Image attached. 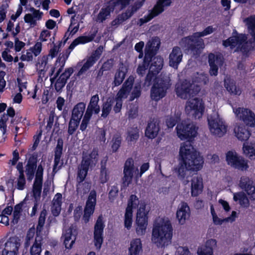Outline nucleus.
I'll use <instances>...</instances> for the list:
<instances>
[{"mask_svg":"<svg viewBox=\"0 0 255 255\" xmlns=\"http://www.w3.org/2000/svg\"><path fill=\"white\" fill-rule=\"evenodd\" d=\"M31 13L26 14L24 16V20L28 23L30 27H34L37 24V21L40 20L43 14L39 10L36 9L34 7L29 9Z\"/></svg>","mask_w":255,"mask_h":255,"instance_id":"a211bd4d","label":"nucleus"},{"mask_svg":"<svg viewBox=\"0 0 255 255\" xmlns=\"http://www.w3.org/2000/svg\"><path fill=\"white\" fill-rule=\"evenodd\" d=\"M236 117L242 121L247 126L255 127V114L251 110L238 108L233 110Z\"/></svg>","mask_w":255,"mask_h":255,"instance_id":"9b49d317","label":"nucleus"},{"mask_svg":"<svg viewBox=\"0 0 255 255\" xmlns=\"http://www.w3.org/2000/svg\"><path fill=\"white\" fill-rule=\"evenodd\" d=\"M98 160V151L94 149L90 154L83 153V160H88L90 165H95Z\"/></svg>","mask_w":255,"mask_h":255,"instance_id":"49530a36","label":"nucleus"},{"mask_svg":"<svg viewBox=\"0 0 255 255\" xmlns=\"http://www.w3.org/2000/svg\"><path fill=\"white\" fill-rule=\"evenodd\" d=\"M114 65L115 61L113 59H110L107 60L103 63L101 68L100 69L98 73V77L102 76L104 71L111 70L113 68Z\"/></svg>","mask_w":255,"mask_h":255,"instance_id":"864d4df0","label":"nucleus"},{"mask_svg":"<svg viewBox=\"0 0 255 255\" xmlns=\"http://www.w3.org/2000/svg\"><path fill=\"white\" fill-rule=\"evenodd\" d=\"M240 156V155L234 150L228 151L226 154V159L228 164L233 167Z\"/></svg>","mask_w":255,"mask_h":255,"instance_id":"3c124183","label":"nucleus"},{"mask_svg":"<svg viewBox=\"0 0 255 255\" xmlns=\"http://www.w3.org/2000/svg\"><path fill=\"white\" fill-rule=\"evenodd\" d=\"M208 82L207 74L203 72H197L193 77V82L198 84L199 85H206Z\"/></svg>","mask_w":255,"mask_h":255,"instance_id":"a18cd8bd","label":"nucleus"},{"mask_svg":"<svg viewBox=\"0 0 255 255\" xmlns=\"http://www.w3.org/2000/svg\"><path fill=\"white\" fill-rule=\"evenodd\" d=\"M244 154L251 159H255V144L244 143L243 146Z\"/></svg>","mask_w":255,"mask_h":255,"instance_id":"a19ab883","label":"nucleus"},{"mask_svg":"<svg viewBox=\"0 0 255 255\" xmlns=\"http://www.w3.org/2000/svg\"><path fill=\"white\" fill-rule=\"evenodd\" d=\"M15 187L18 190H22L25 188L26 180L24 174L18 175L15 181Z\"/></svg>","mask_w":255,"mask_h":255,"instance_id":"680f3d73","label":"nucleus"},{"mask_svg":"<svg viewBox=\"0 0 255 255\" xmlns=\"http://www.w3.org/2000/svg\"><path fill=\"white\" fill-rule=\"evenodd\" d=\"M35 235V229L30 228L27 232L25 242V247L27 248L31 244H33L34 242V236Z\"/></svg>","mask_w":255,"mask_h":255,"instance_id":"69168bd1","label":"nucleus"},{"mask_svg":"<svg viewBox=\"0 0 255 255\" xmlns=\"http://www.w3.org/2000/svg\"><path fill=\"white\" fill-rule=\"evenodd\" d=\"M173 228L167 218H159L154 223L151 240L158 248H164L170 244Z\"/></svg>","mask_w":255,"mask_h":255,"instance_id":"f03ea898","label":"nucleus"},{"mask_svg":"<svg viewBox=\"0 0 255 255\" xmlns=\"http://www.w3.org/2000/svg\"><path fill=\"white\" fill-rule=\"evenodd\" d=\"M212 216L213 223L216 225H221L225 222H232L235 221L236 216V212L233 211L231 216L223 219L219 218L217 214L214 215Z\"/></svg>","mask_w":255,"mask_h":255,"instance_id":"de8ad7c7","label":"nucleus"},{"mask_svg":"<svg viewBox=\"0 0 255 255\" xmlns=\"http://www.w3.org/2000/svg\"><path fill=\"white\" fill-rule=\"evenodd\" d=\"M144 0L141 1H137L135 2L133 5L128 7L125 12H124L128 16V17L130 18L138 9H139L142 5Z\"/></svg>","mask_w":255,"mask_h":255,"instance_id":"6e6d98bb","label":"nucleus"},{"mask_svg":"<svg viewBox=\"0 0 255 255\" xmlns=\"http://www.w3.org/2000/svg\"><path fill=\"white\" fill-rule=\"evenodd\" d=\"M20 246V243L17 238H11L5 244L4 249H6L13 252L17 253L18 248Z\"/></svg>","mask_w":255,"mask_h":255,"instance_id":"37998d69","label":"nucleus"},{"mask_svg":"<svg viewBox=\"0 0 255 255\" xmlns=\"http://www.w3.org/2000/svg\"><path fill=\"white\" fill-rule=\"evenodd\" d=\"M99 102V97L98 94L93 96L90 99V102L88 105L85 114L91 116L93 114H98L100 111V107L98 105Z\"/></svg>","mask_w":255,"mask_h":255,"instance_id":"c85d7f7f","label":"nucleus"},{"mask_svg":"<svg viewBox=\"0 0 255 255\" xmlns=\"http://www.w3.org/2000/svg\"><path fill=\"white\" fill-rule=\"evenodd\" d=\"M191 195L196 197L201 194L203 191V179L201 176H194L191 180Z\"/></svg>","mask_w":255,"mask_h":255,"instance_id":"393cba45","label":"nucleus"},{"mask_svg":"<svg viewBox=\"0 0 255 255\" xmlns=\"http://www.w3.org/2000/svg\"><path fill=\"white\" fill-rule=\"evenodd\" d=\"M169 75L161 74L155 80L150 91L151 98L158 101L166 94L167 90L171 86Z\"/></svg>","mask_w":255,"mask_h":255,"instance_id":"7ed1b4c3","label":"nucleus"},{"mask_svg":"<svg viewBox=\"0 0 255 255\" xmlns=\"http://www.w3.org/2000/svg\"><path fill=\"white\" fill-rule=\"evenodd\" d=\"M160 44V39L157 37H153L149 40L145 46V56L151 58V57L154 55L158 50Z\"/></svg>","mask_w":255,"mask_h":255,"instance_id":"b1692460","label":"nucleus"},{"mask_svg":"<svg viewBox=\"0 0 255 255\" xmlns=\"http://www.w3.org/2000/svg\"><path fill=\"white\" fill-rule=\"evenodd\" d=\"M96 62L92 59L88 57L86 62L83 64L82 68L78 72V75L80 76L85 73L90 67H91Z\"/></svg>","mask_w":255,"mask_h":255,"instance_id":"774afa93","label":"nucleus"},{"mask_svg":"<svg viewBox=\"0 0 255 255\" xmlns=\"http://www.w3.org/2000/svg\"><path fill=\"white\" fill-rule=\"evenodd\" d=\"M139 204V201L136 196L135 195H131L128 201V206L126 210L132 212V209L136 208Z\"/></svg>","mask_w":255,"mask_h":255,"instance_id":"13d9d810","label":"nucleus"},{"mask_svg":"<svg viewBox=\"0 0 255 255\" xmlns=\"http://www.w3.org/2000/svg\"><path fill=\"white\" fill-rule=\"evenodd\" d=\"M51 59L47 55H44L39 56L36 63V69L39 76L44 77L45 72L49 68V62Z\"/></svg>","mask_w":255,"mask_h":255,"instance_id":"412c9836","label":"nucleus"},{"mask_svg":"<svg viewBox=\"0 0 255 255\" xmlns=\"http://www.w3.org/2000/svg\"><path fill=\"white\" fill-rule=\"evenodd\" d=\"M204 109L203 101L195 98L186 102L185 111L186 114L193 119H200L203 115Z\"/></svg>","mask_w":255,"mask_h":255,"instance_id":"0eeeda50","label":"nucleus"},{"mask_svg":"<svg viewBox=\"0 0 255 255\" xmlns=\"http://www.w3.org/2000/svg\"><path fill=\"white\" fill-rule=\"evenodd\" d=\"M90 166V165H89V163L88 162V160L82 161L81 164L79 167L77 178V181L79 182H82L85 179L87 174V172Z\"/></svg>","mask_w":255,"mask_h":255,"instance_id":"4c0bfd02","label":"nucleus"},{"mask_svg":"<svg viewBox=\"0 0 255 255\" xmlns=\"http://www.w3.org/2000/svg\"><path fill=\"white\" fill-rule=\"evenodd\" d=\"M149 211V209L145 204L141 202L137 211L135 220V231L138 236H143L146 233Z\"/></svg>","mask_w":255,"mask_h":255,"instance_id":"39448f33","label":"nucleus"},{"mask_svg":"<svg viewBox=\"0 0 255 255\" xmlns=\"http://www.w3.org/2000/svg\"><path fill=\"white\" fill-rule=\"evenodd\" d=\"M122 141V138L121 135L119 134H115L111 140V148L113 152L118 151L121 146Z\"/></svg>","mask_w":255,"mask_h":255,"instance_id":"5fc2aeb1","label":"nucleus"},{"mask_svg":"<svg viewBox=\"0 0 255 255\" xmlns=\"http://www.w3.org/2000/svg\"><path fill=\"white\" fill-rule=\"evenodd\" d=\"M202 36H196L195 33L192 35L184 37L180 42V45L191 50L194 55L198 54L205 47Z\"/></svg>","mask_w":255,"mask_h":255,"instance_id":"6e6552de","label":"nucleus"},{"mask_svg":"<svg viewBox=\"0 0 255 255\" xmlns=\"http://www.w3.org/2000/svg\"><path fill=\"white\" fill-rule=\"evenodd\" d=\"M42 237L40 235H36L34 242L30 249L31 255H40L41 252V242Z\"/></svg>","mask_w":255,"mask_h":255,"instance_id":"e433bc0d","label":"nucleus"},{"mask_svg":"<svg viewBox=\"0 0 255 255\" xmlns=\"http://www.w3.org/2000/svg\"><path fill=\"white\" fill-rule=\"evenodd\" d=\"M132 224V212L126 210L124 218V226L128 230L130 229Z\"/></svg>","mask_w":255,"mask_h":255,"instance_id":"e2e57ef3","label":"nucleus"},{"mask_svg":"<svg viewBox=\"0 0 255 255\" xmlns=\"http://www.w3.org/2000/svg\"><path fill=\"white\" fill-rule=\"evenodd\" d=\"M171 3V0H158L152 10L158 15L164 10V7L169 6Z\"/></svg>","mask_w":255,"mask_h":255,"instance_id":"79ce46f5","label":"nucleus"},{"mask_svg":"<svg viewBox=\"0 0 255 255\" xmlns=\"http://www.w3.org/2000/svg\"><path fill=\"white\" fill-rule=\"evenodd\" d=\"M151 60L150 57L147 56H145L143 61L140 63L137 69V73L138 75L143 76L148 69L149 65V62Z\"/></svg>","mask_w":255,"mask_h":255,"instance_id":"09e8293b","label":"nucleus"},{"mask_svg":"<svg viewBox=\"0 0 255 255\" xmlns=\"http://www.w3.org/2000/svg\"><path fill=\"white\" fill-rule=\"evenodd\" d=\"M208 122L209 131L213 136L222 137L227 133L228 126L217 113L211 115L208 119Z\"/></svg>","mask_w":255,"mask_h":255,"instance_id":"20e7f679","label":"nucleus"},{"mask_svg":"<svg viewBox=\"0 0 255 255\" xmlns=\"http://www.w3.org/2000/svg\"><path fill=\"white\" fill-rule=\"evenodd\" d=\"M225 87L227 90L231 94L234 95H240L241 94V89L237 87L233 81L229 80H225Z\"/></svg>","mask_w":255,"mask_h":255,"instance_id":"c03bdc74","label":"nucleus"},{"mask_svg":"<svg viewBox=\"0 0 255 255\" xmlns=\"http://www.w3.org/2000/svg\"><path fill=\"white\" fill-rule=\"evenodd\" d=\"M97 194L95 190H92L87 201L84 209V215L83 219L85 223H87L89 221L90 216L93 214L95 207L96 204Z\"/></svg>","mask_w":255,"mask_h":255,"instance_id":"4468645a","label":"nucleus"},{"mask_svg":"<svg viewBox=\"0 0 255 255\" xmlns=\"http://www.w3.org/2000/svg\"><path fill=\"white\" fill-rule=\"evenodd\" d=\"M247 26L249 33L252 39L246 41L247 37L245 34H238L223 41L225 47L230 46L231 48L236 47L235 51H240L244 54H247L255 46V15H251L243 20Z\"/></svg>","mask_w":255,"mask_h":255,"instance_id":"f257e3e1","label":"nucleus"},{"mask_svg":"<svg viewBox=\"0 0 255 255\" xmlns=\"http://www.w3.org/2000/svg\"><path fill=\"white\" fill-rule=\"evenodd\" d=\"M85 108L86 104L84 103H78L73 109L70 118L80 122L85 110Z\"/></svg>","mask_w":255,"mask_h":255,"instance_id":"72a5a7b5","label":"nucleus"},{"mask_svg":"<svg viewBox=\"0 0 255 255\" xmlns=\"http://www.w3.org/2000/svg\"><path fill=\"white\" fill-rule=\"evenodd\" d=\"M142 252V244L138 238L131 240L128 249V255H140Z\"/></svg>","mask_w":255,"mask_h":255,"instance_id":"c756f323","label":"nucleus"},{"mask_svg":"<svg viewBox=\"0 0 255 255\" xmlns=\"http://www.w3.org/2000/svg\"><path fill=\"white\" fill-rule=\"evenodd\" d=\"M62 150L63 141L62 140L59 139L55 150L54 164L53 166V171L55 172L59 170L63 164V162L61 160Z\"/></svg>","mask_w":255,"mask_h":255,"instance_id":"bb28decb","label":"nucleus"},{"mask_svg":"<svg viewBox=\"0 0 255 255\" xmlns=\"http://www.w3.org/2000/svg\"><path fill=\"white\" fill-rule=\"evenodd\" d=\"M127 72L128 68L127 66L123 63H121L119 64L118 69L115 73L114 80L112 84L115 87H117L121 85L125 79Z\"/></svg>","mask_w":255,"mask_h":255,"instance_id":"cd10ccee","label":"nucleus"},{"mask_svg":"<svg viewBox=\"0 0 255 255\" xmlns=\"http://www.w3.org/2000/svg\"><path fill=\"white\" fill-rule=\"evenodd\" d=\"M249 167L248 160L240 156L238 157L233 167L240 170L244 171L247 170Z\"/></svg>","mask_w":255,"mask_h":255,"instance_id":"603ef678","label":"nucleus"},{"mask_svg":"<svg viewBox=\"0 0 255 255\" xmlns=\"http://www.w3.org/2000/svg\"><path fill=\"white\" fill-rule=\"evenodd\" d=\"M198 152L190 142H183L180 144L179 151V159L184 161L190 158L195 153Z\"/></svg>","mask_w":255,"mask_h":255,"instance_id":"dca6fc26","label":"nucleus"},{"mask_svg":"<svg viewBox=\"0 0 255 255\" xmlns=\"http://www.w3.org/2000/svg\"><path fill=\"white\" fill-rule=\"evenodd\" d=\"M191 171L184 161H180L178 167L176 169L178 178L183 180L188 176V171Z\"/></svg>","mask_w":255,"mask_h":255,"instance_id":"ea45409f","label":"nucleus"},{"mask_svg":"<svg viewBox=\"0 0 255 255\" xmlns=\"http://www.w3.org/2000/svg\"><path fill=\"white\" fill-rule=\"evenodd\" d=\"M62 203V196L61 193H57L54 197L51 208V212L53 216H57L61 210Z\"/></svg>","mask_w":255,"mask_h":255,"instance_id":"2f4dec72","label":"nucleus"},{"mask_svg":"<svg viewBox=\"0 0 255 255\" xmlns=\"http://www.w3.org/2000/svg\"><path fill=\"white\" fill-rule=\"evenodd\" d=\"M96 34L95 33H91L88 35H82L76 38L70 44L69 49L72 50L78 44H84L87 43L92 41L95 38Z\"/></svg>","mask_w":255,"mask_h":255,"instance_id":"473e14b6","label":"nucleus"},{"mask_svg":"<svg viewBox=\"0 0 255 255\" xmlns=\"http://www.w3.org/2000/svg\"><path fill=\"white\" fill-rule=\"evenodd\" d=\"M163 63V60L160 57H155L153 59L152 63L149 67V72L145 79V83L147 85H150L152 79H154L155 75L162 69Z\"/></svg>","mask_w":255,"mask_h":255,"instance_id":"f8f14e48","label":"nucleus"},{"mask_svg":"<svg viewBox=\"0 0 255 255\" xmlns=\"http://www.w3.org/2000/svg\"><path fill=\"white\" fill-rule=\"evenodd\" d=\"M126 140L128 144L136 142L139 137V129L137 127H132L128 130Z\"/></svg>","mask_w":255,"mask_h":255,"instance_id":"c9c22d12","label":"nucleus"},{"mask_svg":"<svg viewBox=\"0 0 255 255\" xmlns=\"http://www.w3.org/2000/svg\"><path fill=\"white\" fill-rule=\"evenodd\" d=\"M198 128L192 122H182L178 124L176 129L178 137L181 140L191 139L197 135Z\"/></svg>","mask_w":255,"mask_h":255,"instance_id":"1a4fd4ad","label":"nucleus"},{"mask_svg":"<svg viewBox=\"0 0 255 255\" xmlns=\"http://www.w3.org/2000/svg\"><path fill=\"white\" fill-rule=\"evenodd\" d=\"M36 167V165L35 164L30 162H28L26 167L25 172L28 180H31L33 178Z\"/></svg>","mask_w":255,"mask_h":255,"instance_id":"338daca9","label":"nucleus"},{"mask_svg":"<svg viewBox=\"0 0 255 255\" xmlns=\"http://www.w3.org/2000/svg\"><path fill=\"white\" fill-rule=\"evenodd\" d=\"M46 215V211L43 210L40 214V216L38 219V223L36 228V235L40 234V232L42 229V228L45 224V217Z\"/></svg>","mask_w":255,"mask_h":255,"instance_id":"052dcab7","label":"nucleus"},{"mask_svg":"<svg viewBox=\"0 0 255 255\" xmlns=\"http://www.w3.org/2000/svg\"><path fill=\"white\" fill-rule=\"evenodd\" d=\"M133 83V78L129 77L123 85L122 88L118 92L115 99L123 101L126 99L131 91Z\"/></svg>","mask_w":255,"mask_h":255,"instance_id":"4be33fe9","label":"nucleus"},{"mask_svg":"<svg viewBox=\"0 0 255 255\" xmlns=\"http://www.w3.org/2000/svg\"><path fill=\"white\" fill-rule=\"evenodd\" d=\"M115 9V4L110 1L108 3L104 6L100 10L98 13L96 21L97 22H103L106 19L110 16L111 12H112Z\"/></svg>","mask_w":255,"mask_h":255,"instance_id":"5701e85b","label":"nucleus"},{"mask_svg":"<svg viewBox=\"0 0 255 255\" xmlns=\"http://www.w3.org/2000/svg\"><path fill=\"white\" fill-rule=\"evenodd\" d=\"M159 129L157 122L153 120L148 124L145 131V135L148 138L153 139L157 136Z\"/></svg>","mask_w":255,"mask_h":255,"instance_id":"7c9ffc66","label":"nucleus"},{"mask_svg":"<svg viewBox=\"0 0 255 255\" xmlns=\"http://www.w3.org/2000/svg\"><path fill=\"white\" fill-rule=\"evenodd\" d=\"M234 131L236 137L242 141L247 140L250 136L249 131L243 125L235 128Z\"/></svg>","mask_w":255,"mask_h":255,"instance_id":"f704fd0d","label":"nucleus"},{"mask_svg":"<svg viewBox=\"0 0 255 255\" xmlns=\"http://www.w3.org/2000/svg\"><path fill=\"white\" fill-rule=\"evenodd\" d=\"M183 53L181 48L178 46L173 48L169 55V65L174 68L177 69L178 65L181 62Z\"/></svg>","mask_w":255,"mask_h":255,"instance_id":"aec40b11","label":"nucleus"},{"mask_svg":"<svg viewBox=\"0 0 255 255\" xmlns=\"http://www.w3.org/2000/svg\"><path fill=\"white\" fill-rule=\"evenodd\" d=\"M233 199L235 201H238L243 207L247 208L250 205L249 200L246 194L243 192L234 193Z\"/></svg>","mask_w":255,"mask_h":255,"instance_id":"58836bf2","label":"nucleus"},{"mask_svg":"<svg viewBox=\"0 0 255 255\" xmlns=\"http://www.w3.org/2000/svg\"><path fill=\"white\" fill-rule=\"evenodd\" d=\"M184 162L191 171L197 172L203 168L204 160L203 157L198 152Z\"/></svg>","mask_w":255,"mask_h":255,"instance_id":"ddd939ff","label":"nucleus"},{"mask_svg":"<svg viewBox=\"0 0 255 255\" xmlns=\"http://www.w3.org/2000/svg\"><path fill=\"white\" fill-rule=\"evenodd\" d=\"M239 185L242 189L245 190L246 191L250 189V187H254L253 181L247 176H243L241 178Z\"/></svg>","mask_w":255,"mask_h":255,"instance_id":"bf43d9fd","label":"nucleus"},{"mask_svg":"<svg viewBox=\"0 0 255 255\" xmlns=\"http://www.w3.org/2000/svg\"><path fill=\"white\" fill-rule=\"evenodd\" d=\"M181 113L178 112L174 115L168 116L166 118V125L169 128H172L180 119Z\"/></svg>","mask_w":255,"mask_h":255,"instance_id":"4d7b16f0","label":"nucleus"},{"mask_svg":"<svg viewBox=\"0 0 255 255\" xmlns=\"http://www.w3.org/2000/svg\"><path fill=\"white\" fill-rule=\"evenodd\" d=\"M123 184L128 186L131 183L134 175L135 177H138V169L134 165V161L131 158H128L125 163L124 168Z\"/></svg>","mask_w":255,"mask_h":255,"instance_id":"9d476101","label":"nucleus"},{"mask_svg":"<svg viewBox=\"0 0 255 255\" xmlns=\"http://www.w3.org/2000/svg\"><path fill=\"white\" fill-rule=\"evenodd\" d=\"M190 210L189 207L186 203L182 202L178 206L176 212V218L180 225L185 224L190 217Z\"/></svg>","mask_w":255,"mask_h":255,"instance_id":"6ab92c4d","label":"nucleus"},{"mask_svg":"<svg viewBox=\"0 0 255 255\" xmlns=\"http://www.w3.org/2000/svg\"><path fill=\"white\" fill-rule=\"evenodd\" d=\"M104 227L103 218L99 216L95 226L94 244L96 248L100 250L103 242V232Z\"/></svg>","mask_w":255,"mask_h":255,"instance_id":"f3484780","label":"nucleus"},{"mask_svg":"<svg viewBox=\"0 0 255 255\" xmlns=\"http://www.w3.org/2000/svg\"><path fill=\"white\" fill-rule=\"evenodd\" d=\"M200 91L199 86L187 80L180 81L175 85V92L178 97L187 99L196 95Z\"/></svg>","mask_w":255,"mask_h":255,"instance_id":"423d86ee","label":"nucleus"},{"mask_svg":"<svg viewBox=\"0 0 255 255\" xmlns=\"http://www.w3.org/2000/svg\"><path fill=\"white\" fill-rule=\"evenodd\" d=\"M76 230L71 228H69L65 230L63 233V237L64 238V244L66 249H70L72 248L76 239Z\"/></svg>","mask_w":255,"mask_h":255,"instance_id":"a878e982","label":"nucleus"},{"mask_svg":"<svg viewBox=\"0 0 255 255\" xmlns=\"http://www.w3.org/2000/svg\"><path fill=\"white\" fill-rule=\"evenodd\" d=\"M208 62L210 67L209 73L211 76H217L219 67L223 64V57L221 54L210 53L208 55Z\"/></svg>","mask_w":255,"mask_h":255,"instance_id":"2eb2a0df","label":"nucleus"},{"mask_svg":"<svg viewBox=\"0 0 255 255\" xmlns=\"http://www.w3.org/2000/svg\"><path fill=\"white\" fill-rule=\"evenodd\" d=\"M114 104V101L111 98H108L107 101L104 103L102 106L101 117L103 118H106L109 115L112 110V106Z\"/></svg>","mask_w":255,"mask_h":255,"instance_id":"8fccbe9b","label":"nucleus"},{"mask_svg":"<svg viewBox=\"0 0 255 255\" xmlns=\"http://www.w3.org/2000/svg\"><path fill=\"white\" fill-rule=\"evenodd\" d=\"M80 124V121L70 118L68 128V133L72 135L77 130Z\"/></svg>","mask_w":255,"mask_h":255,"instance_id":"0e129e2a","label":"nucleus"}]
</instances>
